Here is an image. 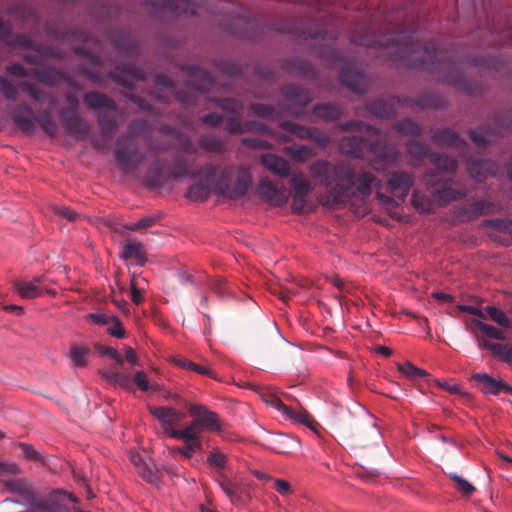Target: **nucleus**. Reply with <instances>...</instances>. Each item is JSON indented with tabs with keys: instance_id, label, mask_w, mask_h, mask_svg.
<instances>
[{
	"instance_id": "obj_1",
	"label": "nucleus",
	"mask_w": 512,
	"mask_h": 512,
	"mask_svg": "<svg viewBox=\"0 0 512 512\" xmlns=\"http://www.w3.org/2000/svg\"><path fill=\"white\" fill-rule=\"evenodd\" d=\"M312 177L328 192L326 204H345L352 197L368 196L372 188H380L381 181L377 180L370 172L356 173L348 163L332 164L327 160H316L308 166Z\"/></svg>"
},
{
	"instance_id": "obj_2",
	"label": "nucleus",
	"mask_w": 512,
	"mask_h": 512,
	"mask_svg": "<svg viewBox=\"0 0 512 512\" xmlns=\"http://www.w3.org/2000/svg\"><path fill=\"white\" fill-rule=\"evenodd\" d=\"M206 180L217 195L237 199L245 195L252 184L248 169L242 166L217 165L210 167Z\"/></svg>"
},
{
	"instance_id": "obj_3",
	"label": "nucleus",
	"mask_w": 512,
	"mask_h": 512,
	"mask_svg": "<svg viewBox=\"0 0 512 512\" xmlns=\"http://www.w3.org/2000/svg\"><path fill=\"white\" fill-rule=\"evenodd\" d=\"M368 147L375 153V157L370 160L375 170H384L398 158V152L394 146L378 143L369 145L362 137H344L339 143V148L342 152L355 157H363Z\"/></svg>"
},
{
	"instance_id": "obj_4",
	"label": "nucleus",
	"mask_w": 512,
	"mask_h": 512,
	"mask_svg": "<svg viewBox=\"0 0 512 512\" xmlns=\"http://www.w3.org/2000/svg\"><path fill=\"white\" fill-rule=\"evenodd\" d=\"M424 182L427 190L440 205L461 199L468 193L464 188H456L455 182L443 179L438 172L425 174Z\"/></svg>"
},
{
	"instance_id": "obj_5",
	"label": "nucleus",
	"mask_w": 512,
	"mask_h": 512,
	"mask_svg": "<svg viewBox=\"0 0 512 512\" xmlns=\"http://www.w3.org/2000/svg\"><path fill=\"white\" fill-rule=\"evenodd\" d=\"M206 0H143L153 11L169 12L173 16H195L197 9Z\"/></svg>"
},
{
	"instance_id": "obj_6",
	"label": "nucleus",
	"mask_w": 512,
	"mask_h": 512,
	"mask_svg": "<svg viewBox=\"0 0 512 512\" xmlns=\"http://www.w3.org/2000/svg\"><path fill=\"white\" fill-rule=\"evenodd\" d=\"M393 37L396 38V52L400 54H408L410 56L411 54L423 51V57L419 59V63L415 64V66L440 61L441 51L437 50L435 47H422L419 44L407 43V40H410L412 38L411 34L399 32L393 35Z\"/></svg>"
},
{
	"instance_id": "obj_7",
	"label": "nucleus",
	"mask_w": 512,
	"mask_h": 512,
	"mask_svg": "<svg viewBox=\"0 0 512 512\" xmlns=\"http://www.w3.org/2000/svg\"><path fill=\"white\" fill-rule=\"evenodd\" d=\"M115 157L118 166L124 173L134 171L141 162L130 136H122L117 141Z\"/></svg>"
},
{
	"instance_id": "obj_8",
	"label": "nucleus",
	"mask_w": 512,
	"mask_h": 512,
	"mask_svg": "<svg viewBox=\"0 0 512 512\" xmlns=\"http://www.w3.org/2000/svg\"><path fill=\"white\" fill-rule=\"evenodd\" d=\"M187 411L192 421L203 432H218L221 430V422L218 415L207 406L197 403H189Z\"/></svg>"
},
{
	"instance_id": "obj_9",
	"label": "nucleus",
	"mask_w": 512,
	"mask_h": 512,
	"mask_svg": "<svg viewBox=\"0 0 512 512\" xmlns=\"http://www.w3.org/2000/svg\"><path fill=\"white\" fill-rule=\"evenodd\" d=\"M150 414L159 422L165 434L171 437L172 432L184 418V413L169 406H149Z\"/></svg>"
},
{
	"instance_id": "obj_10",
	"label": "nucleus",
	"mask_w": 512,
	"mask_h": 512,
	"mask_svg": "<svg viewBox=\"0 0 512 512\" xmlns=\"http://www.w3.org/2000/svg\"><path fill=\"white\" fill-rule=\"evenodd\" d=\"M219 106L231 117L227 119L225 129L234 134H240L251 129V124H242L240 116L243 112V105L234 99H222L219 101Z\"/></svg>"
},
{
	"instance_id": "obj_11",
	"label": "nucleus",
	"mask_w": 512,
	"mask_h": 512,
	"mask_svg": "<svg viewBox=\"0 0 512 512\" xmlns=\"http://www.w3.org/2000/svg\"><path fill=\"white\" fill-rule=\"evenodd\" d=\"M257 193L273 206L284 205L289 198V192L284 186H277L268 177H263L257 184Z\"/></svg>"
},
{
	"instance_id": "obj_12",
	"label": "nucleus",
	"mask_w": 512,
	"mask_h": 512,
	"mask_svg": "<svg viewBox=\"0 0 512 512\" xmlns=\"http://www.w3.org/2000/svg\"><path fill=\"white\" fill-rule=\"evenodd\" d=\"M63 126L67 134L84 139L89 134L88 124L74 110H62Z\"/></svg>"
},
{
	"instance_id": "obj_13",
	"label": "nucleus",
	"mask_w": 512,
	"mask_h": 512,
	"mask_svg": "<svg viewBox=\"0 0 512 512\" xmlns=\"http://www.w3.org/2000/svg\"><path fill=\"white\" fill-rule=\"evenodd\" d=\"M413 184V176L407 172L393 173L388 180V189L396 197L404 200Z\"/></svg>"
},
{
	"instance_id": "obj_14",
	"label": "nucleus",
	"mask_w": 512,
	"mask_h": 512,
	"mask_svg": "<svg viewBox=\"0 0 512 512\" xmlns=\"http://www.w3.org/2000/svg\"><path fill=\"white\" fill-rule=\"evenodd\" d=\"M260 161L275 176L284 178L290 175L291 167L289 162L278 155L272 153L262 154Z\"/></svg>"
},
{
	"instance_id": "obj_15",
	"label": "nucleus",
	"mask_w": 512,
	"mask_h": 512,
	"mask_svg": "<svg viewBox=\"0 0 512 512\" xmlns=\"http://www.w3.org/2000/svg\"><path fill=\"white\" fill-rule=\"evenodd\" d=\"M381 433L375 423L370 421L362 426L355 435L356 445L360 448H367L381 442Z\"/></svg>"
},
{
	"instance_id": "obj_16",
	"label": "nucleus",
	"mask_w": 512,
	"mask_h": 512,
	"mask_svg": "<svg viewBox=\"0 0 512 512\" xmlns=\"http://www.w3.org/2000/svg\"><path fill=\"white\" fill-rule=\"evenodd\" d=\"M98 373L110 385L126 391H133L132 378L130 373H122L113 369H100Z\"/></svg>"
},
{
	"instance_id": "obj_17",
	"label": "nucleus",
	"mask_w": 512,
	"mask_h": 512,
	"mask_svg": "<svg viewBox=\"0 0 512 512\" xmlns=\"http://www.w3.org/2000/svg\"><path fill=\"white\" fill-rule=\"evenodd\" d=\"M472 378L480 385V390L483 393L497 394L500 391L507 392L508 390H512L511 386L499 379L491 377L487 373H476Z\"/></svg>"
},
{
	"instance_id": "obj_18",
	"label": "nucleus",
	"mask_w": 512,
	"mask_h": 512,
	"mask_svg": "<svg viewBox=\"0 0 512 512\" xmlns=\"http://www.w3.org/2000/svg\"><path fill=\"white\" fill-rule=\"evenodd\" d=\"M342 83L353 92L363 93L368 86L366 76L359 71L343 70L341 73Z\"/></svg>"
},
{
	"instance_id": "obj_19",
	"label": "nucleus",
	"mask_w": 512,
	"mask_h": 512,
	"mask_svg": "<svg viewBox=\"0 0 512 512\" xmlns=\"http://www.w3.org/2000/svg\"><path fill=\"white\" fill-rule=\"evenodd\" d=\"M14 123L23 131L31 133L34 128V114L27 104L19 105L13 112Z\"/></svg>"
},
{
	"instance_id": "obj_20",
	"label": "nucleus",
	"mask_w": 512,
	"mask_h": 512,
	"mask_svg": "<svg viewBox=\"0 0 512 512\" xmlns=\"http://www.w3.org/2000/svg\"><path fill=\"white\" fill-rule=\"evenodd\" d=\"M43 280L42 277H35L30 281L15 282L14 288L23 299H33L43 293V289L38 285Z\"/></svg>"
},
{
	"instance_id": "obj_21",
	"label": "nucleus",
	"mask_w": 512,
	"mask_h": 512,
	"mask_svg": "<svg viewBox=\"0 0 512 512\" xmlns=\"http://www.w3.org/2000/svg\"><path fill=\"white\" fill-rule=\"evenodd\" d=\"M65 499H68L73 503H78L77 497L73 494L67 493L63 490H56L50 495L49 503L41 509L48 512H68V509L61 504Z\"/></svg>"
},
{
	"instance_id": "obj_22",
	"label": "nucleus",
	"mask_w": 512,
	"mask_h": 512,
	"mask_svg": "<svg viewBox=\"0 0 512 512\" xmlns=\"http://www.w3.org/2000/svg\"><path fill=\"white\" fill-rule=\"evenodd\" d=\"M270 404L273 405L278 411L288 416L292 421L310 426L309 415L307 411L303 409L293 410L276 397H272Z\"/></svg>"
},
{
	"instance_id": "obj_23",
	"label": "nucleus",
	"mask_w": 512,
	"mask_h": 512,
	"mask_svg": "<svg viewBox=\"0 0 512 512\" xmlns=\"http://www.w3.org/2000/svg\"><path fill=\"white\" fill-rule=\"evenodd\" d=\"M84 102L87 107L98 110V109H106V110H114L116 108L115 102L105 96L104 94L98 92H90L84 96Z\"/></svg>"
},
{
	"instance_id": "obj_24",
	"label": "nucleus",
	"mask_w": 512,
	"mask_h": 512,
	"mask_svg": "<svg viewBox=\"0 0 512 512\" xmlns=\"http://www.w3.org/2000/svg\"><path fill=\"white\" fill-rule=\"evenodd\" d=\"M122 257L125 260L135 259L139 266H144L147 258L143 251V246L141 243L136 241H126L123 245L122 249Z\"/></svg>"
},
{
	"instance_id": "obj_25",
	"label": "nucleus",
	"mask_w": 512,
	"mask_h": 512,
	"mask_svg": "<svg viewBox=\"0 0 512 512\" xmlns=\"http://www.w3.org/2000/svg\"><path fill=\"white\" fill-rule=\"evenodd\" d=\"M471 323L481 332V338L478 339V344L483 343L484 339L489 341L490 339L505 340V334L497 329L496 327L486 324L480 319H472Z\"/></svg>"
},
{
	"instance_id": "obj_26",
	"label": "nucleus",
	"mask_w": 512,
	"mask_h": 512,
	"mask_svg": "<svg viewBox=\"0 0 512 512\" xmlns=\"http://www.w3.org/2000/svg\"><path fill=\"white\" fill-rule=\"evenodd\" d=\"M286 154H288L294 161L306 162L309 159L317 155L316 150L306 145H292L284 148Z\"/></svg>"
},
{
	"instance_id": "obj_27",
	"label": "nucleus",
	"mask_w": 512,
	"mask_h": 512,
	"mask_svg": "<svg viewBox=\"0 0 512 512\" xmlns=\"http://www.w3.org/2000/svg\"><path fill=\"white\" fill-rule=\"evenodd\" d=\"M90 349L87 346L72 344L70 346L69 357L76 367H87L89 364Z\"/></svg>"
},
{
	"instance_id": "obj_28",
	"label": "nucleus",
	"mask_w": 512,
	"mask_h": 512,
	"mask_svg": "<svg viewBox=\"0 0 512 512\" xmlns=\"http://www.w3.org/2000/svg\"><path fill=\"white\" fill-rule=\"evenodd\" d=\"M202 431L191 421L181 429L172 432L171 438L183 440L185 442H200L199 435Z\"/></svg>"
},
{
	"instance_id": "obj_29",
	"label": "nucleus",
	"mask_w": 512,
	"mask_h": 512,
	"mask_svg": "<svg viewBox=\"0 0 512 512\" xmlns=\"http://www.w3.org/2000/svg\"><path fill=\"white\" fill-rule=\"evenodd\" d=\"M479 347L490 350L494 356L507 363H512V346L508 344L491 343L484 339L483 343H479Z\"/></svg>"
},
{
	"instance_id": "obj_30",
	"label": "nucleus",
	"mask_w": 512,
	"mask_h": 512,
	"mask_svg": "<svg viewBox=\"0 0 512 512\" xmlns=\"http://www.w3.org/2000/svg\"><path fill=\"white\" fill-rule=\"evenodd\" d=\"M433 139L439 143L455 148H461L464 142L450 129H438L433 134Z\"/></svg>"
},
{
	"instance_id": "obj_31",
	"label": "nucleus",
	"mask_w": 512,
	"mask_h": 512,
	"mask_svg": "<svg viewBox=\"0 0 512 512\" xmlns=\"http://www.w3.org/2000/svg\"><path fill=\"white\" fill-rule=\"evenodd\" d=\"M498 210L497 206L491 202L476 201L465 208L467 218H475L479 215L495 213Z\"/></svg>"
},
{
	"instance_id": "obj_32",
	"label": "nucleus",
	"mask_w": 512,
	"mask_h": 512,
	"mask_svg": "<svg viewBox=\"0 0 512 512\" xmlns=\"http://www.w3.org/2000/svg\"><path fill=\"white\" fill-rule=\"evenodd\" d=\"M284 95L293 103L301 106L307 105L311 101V95L300 86H288L284 89Z\"/></svg>"
},
{
	"instance_id": "obj_33",
	"label": "nucleus",
	"mask_w": 512,
	"mask_h": 512,
	"mask_svg": "<svg viewBox=\"0 0 512 512\" xmlns=\"http://www.w3.org/2000/svg\"><path fill=\"white\" fill-rule=\"evenodd\" d=\"M431 162L442 172H454L457 168V161L445 154H430Z\"/></svg>"
},
{
	"instance_id": "obj_34",
	"label": "nucleus",
	"mask_w": 512,
	"mask_h": 512,
	"mask_svg": "<svg viewBox=\"0 0 512 512\" xmlns=\"http://www.w3.org/2000/svg\"><path fill=\"white\" fill-rule=\"evenodd\" d=\"M5 487L8 491L23 496V498L27 502H32L34 499L32 491L29 489L27 484L22 480L17 479L6 481Z\"/></svg>"
},
{
	"instance_id": "obj_35",
	"label": "nucleus",
	"mask_w": 512,
	"mask_h": 512,
	"mask_svg": "<svg viewBox=\"0 0 512 512\" xmlns=\"http://www.w3.org/2000/svg\"><path fill=\"white\" fill-rule=\"evenodd\" d=\"M369 110L381 118H391L395 114L394 105L389 101H375L369 105Z\"/></svg>"
},
{
	"instance_id": "obj_36",
	"label": "nucleus",
	"mask_w": 512,
	"mask_h": 512,
	"mask_svg": "<svg viewBox=\"0 0 512 512\" xmlns=\"http://www.w3.org/2000/svg\"><path fill=\"white\" fill-rule=\"evenodd\" d=\"M138 474L149 483H157L158 477L155 466L151 459L148 457L139 466L136 467Z\"/></svg>"
},
{
	"instance_id": "obj_37",
	"label": "nucleus",
	"mask_w": 512,
	"mask_h": 512,
	"mask_svg": "<svg viewBox=\"0 0 512 512\" xmlns=\"http://www.w3.org/2000/svg\"><path fill=\"white\" fill-rule=\"evenodd\" d=\"M412 205L415 209L423 213H430L433 211V202L426 195L419 191H414L411 197Z\"/></svg>"
},
{
	"instance_id": "obj_38",
	"label": "nucleus",
	"mask_w": 512,
	"mask_h": 512,
	"mask_svg": "<svg viewBox=\"0 0 512 512\" xmlns=\"http://www.w3.org/2000/svg\"><path fill=\"white\" fill-rule=\"evenodd\" d=\"M219 485L233 504L242 502L241 490L236 483L227 479L220 482Z\"/></svg>"
},
{
	"instance_id": "obj_39",
	"label": "nucleus",
	"mask_w": 512,
	"mask_h": 512,
	"mask_svg": "<svg viewBox=\"0 0 512 512\" xmlns=\"http://www.w3.org/2000/svg\"><path fill=\"white\" fill-rule=\"evenodd\" d=\"M199 142L209 152L222 153L225 150L224 142L213 135H204L200 138Z\"/></svg>"
},
{
	"instance_id": "obj_40",
	"label": "nucleus",
	"mask_w": 512,
	"mask_h": 512,
	"mask_svg": "<svg viewBox=\"0 0 512 512\" xmlns=\"http://www.w3.org/2000/svg\"><path fill=\"white\" fill-rule=\"evenodd\" d=\"M314 114L316 117L325 121H332L338 118L340 111L339 109L331 104L318 105L314 108Z\"/></svg>"
},
{
	"instance_id": "obj_41",
	"label": "nucleus",
	"mask_w": 512,
	"mask_h": 512,
	"mask_svg": "<svg viewBox=\"0 0 512 512\" xmlns=\"http://www.w3.org/2000/svg\"><path fill=\"white\" fill-rule=\"evenodd\" d=\"M290 184L293 189V193H297L298 195L302 194L308 196L311 191V184L309 180L302 174L294 175L290 180Z\"/></svg>"
},
{
	"instance_id": "obj_42",
	"label": "nucleus",
	"mask_w": 512,
	"mask_h": 512,
	"mask_svg": "<svg viewBox=\"0 0 512 512\" xmlns=\"http://www.w3.org/2000/svg\"><path fill=\"white\" fill-rule=\"evenodd\" d=\"M398 371L408 379H415L427 376V372L421 368L416 367L411 362L407 361L403 364L397 365Z\"/></svg>"
},
{
	"instance_id": "obj_43",
	"label": "nucleus",
	"mask_w": 512,
	"mask_h": 512,
	"mask_svg": "<svg viewBox=\"0 0 512 512\" xmlns=\"http://www.w3.org/2000/svg\"><path fill=\"white\" fill-rule=\"evenodd\" d=\"M484 310L488 314L489 318L498 325L504 328L510 327L511 321L501 309L495 306H486Z\"/></svg>"
},
{
	"instance_id": "obj_44",
	"label": "nucleus",
	"mask_w": 512,
	"mask_h": 512,
	"mask_svg": "<svg viewBox=\"0 0 512 512\" xmlns=\"http://www.w3.org/2000/svg\"><path fill=\"white\" fill-rule=\"evenodd\" d=\"M281 127L284 130L296 135L300 139H309L312 130L311 127H305L288 121L281 123Z\"/></svg>"
},
{
	"instance_id": "obj_45",
	"label": "nucleus",
	"mask_w": 512,
	"mask_h": 512,
	"mask_svg": "<svg viewBox=\"0 0 512 512\" xmlns=\"http://www.w3.org/2000/svg\"><path fill=\"white\" fill-rule=\"evenodd\" d=\"M210 194V189L202 183L192 185L187 191V197L191 200L202 201L205 200Z\"/></svg>"
},
{
	"instance_id": "obj_46",
	"label": "nucleus",
	"mask_w": 512,
	"mask_h": 512,
	"mask_svg": "<svg viewBox=\"0 0 512 512\" xmlns=\"http://www.w3.org/2000/svg\"><path fill=\"white\" fill-rule=\"evenodd\" d=\"M174 178L180 177H195L198 173L189 168L188 163L182 158L178 157L176 164L172 170Z\"/></svg>"
},
{
	"instance_id": "obj_47",
	"label": "nucleus",
	"mask_w": 512,
	"mask_h": 512,
	"mask_svg": "<svg viewBox=\"0 0 512 512\" xmlns=\"http://www.w3.org/2000/svg\"><path fill=\"white\" fill-rule=\"evenodd\" d=\"M468 172L472 179L477 182H483L486 179L488 169L483 162H472L468 166Z\"/></svg>"
},
{
	"instance_id": "obj_48",
	"label": "nucleus",
	"mask_w": 512,
	"mask_h": 512,
	"mask_svg": "<svg viewBox=\"0 0 512 512\" xmlns=\"http://www.w3.org/2000/svg\"><path fill=\"white\" fill-rule=\"evenodd\" d=\"M184 447H173L171 448V452H177L181 454L186 459H191L193 456V453H198L202 451V444L201 442H185Z\"/></svg>"
},
{
	"instance_id": "obj_49",
	"label": "nucleus",
	"mask_w": 512,
	"mask_h": 512,
	"mask_svg": "<svg viewBox=\"0 0 512 512\" xmlns=\"http://www.w3.org/2000/svg\"><path fill=\"white\" fill-rule=\"evenodd\" d=\"M450 478L457 484V490L464 495H471L475 491V487L458 474H450Z\"/></svg>"
},
{
	"instance_id": "obj_50",
	"label": "nucleus",
	"mask_w": 512,
	"mask_h": 512,
	"mask_svg": "<svg viewBox=\"0 0 512 512\" xmlns=\"http://www.w3.org/2000/svg\"><path fill=\"white\" fill-rule=\"evenodd\" d=\"M18 90H20L19 86L12 85L4 77L0 76V91L6 100L16 99Z\"/></svg>"
},
{
	"instance_id": "obj_51",
	"label": "nucleus",
	"mask_w": 512,
	"mask_h": 512,
	"mask_svg": "<svg viewBox=\"0 0 512 512\" xmlns=\"http://www.w3.org/2000/svg\"><path fill=\"white\" fill-rule=\"evenodd\" d=\"M176 364L181 368L192 370L201 375H210L209 368L196 364L187 359H178L176 360Z\"/></svg>"
},
{
	"instance_id": "obj_52",
	"label": "nucleus",
	"mask_w": 512,
	"mask_h": 512,
	"mask_svg": "<svg viewBox=\"0 0 512 512\" xmlns=\"http://www.w3.org/2000/svg\"><path fill=\"white\" fill-rule=\"evenodd\" d=\"M209 466L218 470L226 467V455L220 451L211 452L207 457Z\"/></svg>"
},
{
	"instance_id": "obj_53",
	"label": "nucleus",
	"mask_w": 512,
	"mask_h": 512,
	"mask_svg": "<svg viewBox=\"0 0 512 512\" xmlns=\"http://www.w3.org/2000/svg\"><path fill=\"white\" fill-rule=\"evenodd\" d=\"M397 130L404 134L419 135L420 127L411 120L405 119L400 121L397 126Z\"/></svg>"
},
{
	"instance_id": "obj_54",
	"label": "nucleus",
	"mask_w": 512,
	"mask_h": 512,
	"mask_svg": "<svg viewBox=\"0 0 512 512\" xmlns=\"http://www.w3.org/2000/svg\"><path fill=\"white\" fill-rule=\"evenodd\" d=\"M40 126L49 135L54 136L57 131L55 121L51 118L50 114L47 113L39 119Z\"/></svg>"
},
{
	"instance_id": "obj_55",
	"label": "nucleus",
	"mask_w": 512,
	"mask_h": 512,
	"mask_svg": "<svg viewBox=\"0 0 512 512\" xmlns=\"http://www.w3.org/2000/svg\"><path fill=\"white\" fill-rule=\"evenodd\" d=\"M110 324L112 325L108 328L107 331L111 336L118 339H122L125 337V329L123 328L121 321L116 316H113V318L110 321Z\"/></svg>"
},
{
	"instance_id": "obj_56",
	"label": "nucleus",
	"mask_w": 512,
	"mask_h": 512,
	"mask_svg": "<svg viewBox=\"0 0 512 512\" xmlns=\"http://www.w3.org/2000/svg\"><path fill=\"white\" fill-rule=\"evenodd\" d=\"M133 382L141 391H148L150 389V381L148 376L143 371H136L133 375Z\"/></svg>"
},
{
	"instance_id": "obj_57",
	"label": "nucleus",
	"mask_w": 512,
	"mask_h": 512,
	"mask_svg": "<svg viewBox=\"0 0 512 512\" xmlns=\"http://www.w3.org/2000/svg\"><path fill=\"white\" fill-rule=\"evenodd\" d=\"M250 108L253 111V113L259 117L272 119L274 116V109L271 106L263 104H253L251 105Z\"/></svg>"
},
{
	"instance_id": "obj_58",
	"label": "nucleus",
	"mask_w": 512,
	"mask_h": 512,
	"mask_svg": "<svg viewBox=\"0 0 512 512\" xmlns=\"http://www.w3.org/2000/svg\"><path fill=\"white\" fill-rule=\"evenodd\" d=\"M114 315H109L103 312L90 313L87 315V318L98 325H108L110 324L111 319Z\"/></svg>"
},
{
	"instance_id": "obj_59",
	"label": "nucleus",
	"mask_w": 512,
	"mask_h": 512,
	"mask_svg": "<svg viewBox=\"0 0 512 512\" xmlns=\"http://www.w3.org/2000/svg\"><path fill=\"white\" fill-rule=\"evenodd\" d=\"M309 139L313 140L321 147L327 146L330 142V138L326 133L315 128H312Z\"/></svg>"
},
{
	"instance_id": "obj_60",
	"label": "nucleus",
	"mask_w": 512,
	"mask_h": 512,
	"mask_svg": "<svg viewBox=\"0 0 512 512\" xmlns=\"http://www.w3.org/2000/svg\"><path fill=\"white\" fill-rule=\"evenodd\" d=\"M306 198H307V196H305V195H302V194L298 195L297 193H293L292 204H291L292 211L295 213H301L307 205Z\"/></svg>"
},
{
	"instance_id": "obj_61",
	"label": "nucleus",
	"mask_w": 512,
	"mask_h": 512,
	"mask_svg": "<svg viewBox=\"0 0 512 512\" xmlns=\"http://www.w3.org/2000/svg\"><path fill=\"white\" fill-rule=\"evenodd\" d=\"M19 89H20V91L27 93L30 96V98L33 99L34 101L41 100V92L37 88H35L33 85H31L30 83H27V82L20 83Z\"/></svg>"
},
{
	"instance_id": "obj_62",
	"label": "nucleus",
	"mask_w": 512,
	"mask_h": 512,
	"mask_svg": "<svg viewBox=\"0 0 512 512\" xmlns=\"http://www.w3.org/2000/svg\"><path fill=\"white\" fill-rule=\"evenodd\" d=\"M98 350H99L100 354L109 356L111 359L115 360L118 364H122L124 362V358L113 347L100 346L98 348Z\"/></svg>"
},
{
	"instance_id": "obj_63",
	"label": "nucleus",
	"mask_w": 512,
	"mask_h": 512,
	"mask_svg": "<svg viewBox=\"0 0 512 512\" xmlns=\"http://www.w3.org/2000/svg\"><path fill=\"white\" fill-rule=\"evenodd\" d=\"M471 140L478 146H482L491 141L490 134L488 132L473 131L470 134Z\"/></svg>"
},
{
	"instance_id": "obj_64",
	"label": "nucleus",
	"mask_w": 512,
	"mask_h": 512,
	"mask_svg": "<svg viewBox=\"0 0 512 512\" xmlns=\"http://www.w3.org/2000/svg\"><path fill=\"white\" fill-rule=\"evenodd\" d=\"M489 223H491L496 229L509 233L512 237V221L505 219H496L490 221Z\"/></svg>"
}]
</instances>
